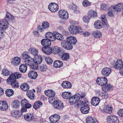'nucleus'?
<instances>
[{
  "label": "nucleus",
  "instance_id": "1",
  "mask_svg": "<svg viewBox=\"0 0 123 123\" xmlns=\"http://www.w3.org/2000/svg\"><path fill=\"white\" fill-rule=\"evenodd\" d=\"M14 18V17L12 15L7 12L5 19L0 21V29L3 30H6L9 25L8 22H12Z\"/></svg>",
  "mask_w": 123,
  "mask_h": 123
},
{
  "label": "nucleus",
  "instance_id": "2",
  "mask_svg": "<svg viewBox=\"0 0 123 123\" xmlns=\"http://www.w3.org/2000/svg\"><path fill=\"white\" fill-rule=\"evenodd\" d=\"M96 81L98 84L102 86V89L105 91L110 90L112 88V86L110 84L106 85L108 81L107 78L105 77H98Z\"/></svg>",
  "mask_w": 123,
  "mask_h": 123
},
{
  "label": "nucleus",
  "instance_id": "3",
  "mask_svg": "<svg viewBox=\"0 0 123 123\" xmlns=\"http://www.w3.org/2000/svg\"><path fill=\"white\" fill-rule=\"evenodd\" d=\"M76 108L79 106L81 107L80 110L82 113L83 114H86L88 113L90 108L89 105L86 104V102L85 103L83 101L81 100L78 105H76L75 106Z\"/></svg>",
  "mask_w": 123,
  "mask_h": 123
},
{
  "label": "nucleus",
  "instance_id": "4",
  "mask_svg": "<svg viewBox=\"0 0 123 123\" xmlns=\"http://www.w3.org/2000/svg\"><path fill=\"white\" fill-rule=\"evenodd\" d=\"M16 78L12 74H11L8 79L6 82L8 83L11 84L12 87L17 88L18 86V84L16 81Z\"/></svg>",
  "mask_w": 123,
  "mask_h": 123
},
{
  "label": "nucleus",
  "instance_id": "5",
  "mask_svg": "<svg viewBox=\"0 0 123 123\" xmlns=\"http://www.w3.org/2000/svg\"><path fill=\"white\" fill-rule=\"evenodd\" d=\"M80 98V94H75L74 95L71 96L69 99V102L71 105L74 104V106L76 105H78L80 102V100L79 101Z\"/></svg>",
  "mask_w": 123,
  "mask_h": 123
},
{
  "label": "nucleus",
  "instance_id": "6",
  "mask_svg": "<svg viewBox=\"0 0 123 123\" xmlns=\"http://www.w3.org/2000/svg\"><path fill=\"white\" fill-rule=\"evenodd\" d=\"M68 30L72 34H76L77 33H80L83 31V30L80 26H75L70 25L68 27Z\"/></svg>",
  "mask_w": 123,
  "mask_h": 123
},
{
  "label": "nucleus",
  "instance_id": "7",
  "mask_svg": "<svg viewBox=\"0 0 123 123\" xmlns=\"http://www.w3.org/2000/svg\"><path fill=\"white\" fill-rule=\"evenodd\" d=\"M25 62V64L30 66L31 68L34 69H37V65H35L34 59L30 56L26 58Z\"/></svg>",
  "mask_w": 123,
  "mask_h": 123
},
{
  "label": "nucleus",
  "instance_id": "8",
  "mask_svg": "<svg viewBox=\"0 0 123 123\" xmlns=\"http://www.w3.org/2000/svg\"><path fill=\"white\" fill-rule=\"evenodd\" d=\"M114 68L120 70L123 68V65L122 60L120 59L118 60L116 62L113 61L111 63Z\"/></svg>",
  "mask_w": 123,
  "mask_h": 123
},
{
  "label": "nucleus",
  "instance_id": "9",
  "mask_svg": "<svg viewBox=\"0 0 123 123\" xmlns=\"http://www.w3.org/2000/svg\"><path fill=\"white\" fill-rule=\"evenodd\" d=\"M52 53L60 56L65 52V50L57 46L52 47Z\"/></svg>",
  "mask_w": 123,
  "mask_h": 123
},
{
  "label": "nucleus",
  "instance_id": "10",
  "mask_svg": "<svg viewBox=\"0 0 123 123\" xmlns=\"http://www.w3.org/2000/svg\"><path fill=\"white\" fill-rule=\"evenodd\" d=\"M68 42L67 40L62 41L61 42V45L63 48L66 49L71 50L73 48V45Z\"/></svg>",
  "mask_w": 123,
  "mask_h": 123
},
{
  "label": "nucleus",
  "instance_id": "11",
  "mask_svg": "<svg viewBox=\"0 0 123 123\" xmlns=\"http://www.w3.org/2000/svg\"><path fill=\"white\" fill-rule=\"evenodd\" d=\"M108 123H119V120L117 117L115 116L111 115L107 118Z\"/></svg>",
  "mask_w": 123,
  "mask_h": 123
},
{
  "label": "nucleus",
  "instance_id": "12",
  "mask_svg": "<svg viewBox=\"0 0 123 123\" xmlns=\"http://www.w3.org/2000/svg\"><path fill=\"white\" fill-rule=\"evenodd\" d=\"M49 9L52 12H54L57 11L59 9L58 5L55 3H51L48 6Z\"/></svg>",
  "mask_w": 123,
  "mask_h": 123
},
{
  "label": "nucleus",
  "instance_id": "13",
  "mask_svg": "<svg viewBox=\"0 0 123 123\" xmlns=\"http://www.w3.org/2000/svg\"><path fill=\"white\" fill-rule=\"evenodd\" d=\"M58 14L59 17L64 19H67L68 17V14L65 10H60Z\"/></svg>",
  "mask_w": 123,
  "mask_h": 123
},
{
  "label": "nucleus",
  "instance_id": "14",
  "mask_svg": "<svg viewBox=\"0 0 123 123\" xmlns=\"http://www.w3.org/2000/svg\"><path fill=\"white\" fill-rule=\"evenodd\" d=\"M60 119V116L57 114H54L51 116L49 117V120L52 123H57Z\"/></svg>",
  "mask_w": 123,
  "mask_h": 123
},
{
  "label": "nucleus",
  "instance_id": "15",
  "mask_svg": "<svg viewBox=\"0 0 123 123\" xmlns=\"http://www.w3.org/2000/svg\"><path fill=\"white\" fill-rule=\"evenodd\" d=\"M111 71V69L109 68L105 67L101 71V74L104 77H107L109 75Z\"/></svg>",
  "mask_w": 123,
  "mask_h": 123
},
{
  "label": "nucleus",
  "instance_id": "16",
  "mask_svg": "<svg viewBox=\"0 0 123 123\" xmlns=\"http://www.w3.org/2000/svg\"><path fill=\"white\" fill-rule=\"evenodd\" d=\"M8 109V105L7 102L5 101H0V110L6 111Z\"/></svg>",
  "mask_w": 123,
  "mask_h": 123
},
{
  "label": "nucleus",
  "instance_id": "17",
  "mask_svg": "<svg viewBox=\"0 0 123 123\" xmlns=\"http://www.w3.org/2000/svg\"><path fill=\"white\" fill-rule=\"evenodd\" d=\"M100 101L99 98L97 97H92L91 100L92 105L94 106L98 105Z\"/></svg>",
  "mask_w": 123,
  "mask_h": 123
},
{
  "label": "nucleus",
  "instance_id": "18",
  "mask_svg": "<svg viewBox=\"0 0 123 123\" xmlns=\"http://www.w3.org/2000/svg\"><path fill=\"white\" fill-rule=\"evenodd\" d=\"M21 58L18 57H14L12 59L11 63L12 64L15 66H17L20 62Z\"/></svg>",
  "mask_w": 123,
  "mask_h": 123
},
{
  "label": "nucleus",
  "instance_id": "19",
  "mask_svg": "<svg viewBox=\"0 0 123 123\" xmlns=\"http://www.w3.org/2000/svg\"><path fill=\"white\" fill-rule=\"evenodd\" d=\"M34 57L35 65L39 64L42 62V57L40 55L37 54L34 56Z\"/></svg>",
  "mask_w": 123,
  "mask_h": 123
},
{
  "label": "nucleus",
  "instance_id": "20",
  "mask_svg": "<svg viewBox=\"0 0 123 123\" xmlns=\"http://www.w3.org/2000/svg\"><path fill=\"white\" fill-rule=\"evenodd\" d=\"M52 47L51 48L50 47H43L42 48V49L43 51L46 54L49 55L51 53H52Z\"/></svg>",
  "mask_w": 123,
  "mask_h": 123
},
{
  "label": "nucleus",
  "instance_id": "21",
  "mask_svg": "<svg viewBox=\"0 0 123 123\" xmlns=\"http://www.w3.org/2000/svg\"><path fill=\"white\" fill-rule=\"evenodd\" d=\"M28 75L30 78L33 79H36L37 77L38 74L34 70H32L29 73Z\"/></svg>",
  "mask_w": 123,
  "mask_h": 123
},
{
  "label": "nucleus",
  "instance_id": "22",
  "mask_svg": "<svg viewBox=\"0 0 123 123\" xmlns=\"http://www.w3.org/2000/svg\"><path fill=\"white\" fill-rule=\"evenodd\" d=\"M51 43L50 41L48 39H43L41 40L42 45L44 47L49 46L51 44Z\"/></svg>",
  "mask_w": 123,
  "mask_h": 123
},
{
  "label": "nucleus",
  "instance_id": "23",
  "mask_svg": "<svg viewBox=\"0 0 123 123\" xmlns=\"http://www.w3.org/2000/svg\"><path fill=\"white\" fill-rule=\"evenodd\" d=\"M25 119L27 121H30L33 119L34 117L33 114L32 113H27L24 115Z\"/></svg>",
  "mask_w": 123,
  "mask_h": 123
},
{
  "label": "nucleus",
  "instance_id": "24",
  "mask_svg": "<svg viewBox=\"0 0 123 123\" xmlns=\"http://www.w3.org/2000/svg\"><path fill=\"white\" fill-rule=\"evenodd\" d=\"M67 40L68 43L71 44L72 45H74L77 43V40L76 38L73 37L71 36L67 38Z\"/></svg>",
  "mask_w": 123,
  "mask_h": 123
},
{
  "label": "nucleus",
  "instance_id": "25",
  "mask_svg": "<svg viewBox=\"0 0 123 123\" xmlns=\"http://www.w3.org/2000/svg\"><path fill=\"white\" fill-rule=\"evenodd\" d=\"M42 103L40 101L38 100L36 102L32 105L33 108L37 110L40 108L43 105Z\"/></svg>",
  "mask_w": 123,
  "mask_h": 123
},
{
  "label": "nucleus",
  "instance_id": "26",
  "mask_svg": "<svg viewBox=\"0 0 123 123\" xmlns=\"http://www.w3.org/2000/svg\"><path fill=\"white\" fill-rule=\"evenodd\" d=\"M44 93L48 97H54L55 95V92L51 90L49 91L47 90L44 91Z\"/></svg>",
  "mask_w": 123,
  "mask_h": 123
},
{
  "label": "nucleus",
  "instance_id": "27",
  "mask_svg": "<svg viewBox=\"0 0 123 123\" xmlns=\"http://www.w3.org/2000/svg\"><path fill=\"white\" fill-rule=\"evenodd\" d=\"M28 51L30 53L34 55V56L37 55L38 53V50L34 48H30Z\"/></svg>",
  "mask_w": 123,
  "mask_h": 123
},
{
  "label": "nucleus",
  "instance_id": "28",
  "mask_svg": "<svg viewBox=\"0 0 123 123\" xmlns=\"http://www.w3.org/2000/svg\"><path fill=\"white\" fill-rule=\"evenodd\" d=\"M20 102L17 100H15L13 101L12 103V106L13 108L16 109L19 106Z\"/></svg>",
  "mask_w": 123,
  "mask_h": 123
},
{
  "label": "nucleus",
  "instance_id": "29",
  "mask_svg": "<svg viewBox=\"0 0 123 123\" xmlns=\"http://www.w3.org/2000/svg\"><path fill=\"white\" fill-rule=\"evenodd\" d=\"M20 88L22 90L27 91L29 90V86L27 83H23L21 85Z\"/></svg>",
  "mask_w": 123,
  "mask_h": 123
},
{
  "label": "nucleus",
  "instance_id": "30",
  "mask_svg": "<svg viewBox=\"0 0 123 123\" xmlns=\"http://www.w3.org/2000/svg\"><path fill=\"white\" fill-rule=\"evenodd\" d=\"M62 86L64 88H70L72 86L71 83L68 81H65L63 82Z\"/></svg>",
  "mask_w": 123,
  "mask_h": 123
},
{
  "label": "nucleus",
  "instance_id": "31",
  "mask_svg": "<svg viewBox=\"0 0 123 123\" xmlns=\"http://www.w3.org/2000/svg\"><path fill=\"white\" fill-rule=\"evenodd\" d=\"M26 95L30 99L33 100L35 98L34 92L32 91H29L27 92Z\"/></svg>",
  "mask_w": 123,
  "mask_h": 123
},
{
  "label": "nucleus",
  "instance_id": "32",
  "mask_svg": "<svg viewBox=\"0 0 123 123\" xmlns=\"http://www.w3.org/2000/svg\"><path fill=\"white\" fill-rule=\"evenodd\" d=\"M27 69V65L25 64H21L19 68V70L20 71L23 73L26 72Z\"/></svg>",
  "mask_w": 123,
  "mask_h": 123
},
{
  "label": "nucleus",
  "instance_id": "33",
  "mask_svg": "<svg viewBox=\"0 0 123 123\" xmlns=\"http://www.w3.org/2000/svg\"><path fill=\"white\" fill-rule=\"evenodd\" d=\"M92 33L94 37L97 38H100L102 37L101 33L99 31H93Z\"/></svg>",
  "mask_w": 123,
  "mask_h": 123
},
{
  "label": "nucleus",
  "instance_id": "34",
  "mask_svg": "<svg viewBox=\"0 0 123 123\" xmlns=\"http://www.w3.org/2000/svg\"><path fill=\"white\" fill-rule=\"evenodd\" d=\"M122 3H121L117 4L114 7V9L116 11H119L121 10V8L123 9Z\"/></svg>",
  "mask_w": 123,
  "mask_h": 123
},
{
  "label": "nucleus",
  "instance_id": "35",
  "mask_svg": "<svg viewBox=\"0 0 123 123\" xmlns=\"http://www.w3.org/2000/svg\"><path fill=\"white\" fill-rule=\"evenodd\" d=\"M71 96V93L70 92H63L62 95V97L64 98L69 99Z\"/></svg>",
  "mask_w": 123,
  "mask_h": 123
},
{
  "label": "nucleus",
  "instance_id": "36",
  "mask_svg": "<svg viewBox=\"0 0 123 123\" xmlns=\"http://www.w3.org/2000/svg\"><path fill=\"white\" fill-rule=\"evenodd\" d=\"M104 111L105 113L111 114L112 113V108L108 105L105 106L104 109Z\"/></svg>",
  "mask_w": 123,
  "mask_h": 123
},
{
  "label": "nucleus",
  "instance_id": "37",
  "mask_svg": "<svg viewBox=\"0 0 123 123\" xmlns=\"http://www.w3.org/2000/svg\"><path fill=\"white\" fill-rule=\"evenodd\" d=\"M102 22V23L105 27L106 28H108V25L107 23V21L105 16L104 15H102L100 17Z\"/></svg>",
  "mask_w": 123,
  "mask_h": 123
},
{
  "label": "nucleus",
  "instance_id": "38",
  "mask_svg": "<svg viewBox=\"0 0 123 123\" xmlns=\"http://www.w3.org/2000/svg\"><path fill=\"white\" fill-rule=\"evenodd\" d=\"M63 64L62 62L59 60H56L54 62V66L55 68H59L62 67Z\"/></svg>",
  "mask_w": 123,
  "mask_h": 123
},
{
  "label": "nucleus",
  "instance_id": "39",
  "mask_svg": "<svg viewBox=\"0 0 123 123\" xmlns=\"http://www.w3.org/2000/svg\"><path fill=\"white\" fill-rule=\"evenodd\" d=\"M97 15L96 12L92 10L89 11L88 13V15L90 18L92 17H96Z\"/></svg>",
  "mask_w": 123,
  "mask_h": 123
},
{
  "label": "nucleus",
  "instance_id": "40",
  "mask_svg": "<svg viewBox=\"0 0 123 123\" xmlns=\"http://www.w3.org/2000/svg\"><path fill=\"white\" fill-rule=\"evenodd\" d=\"M61 55H62L61 58L62 59L65 61H67L70 57L68 53H65L64 52Z\"/></svg>",
  "mask_w": 123,
  "mask_h": 123
},
{
  "label": "nucleus",
  "instance_id": "41",
  "mask_svg": "<svg viewBox=\"0 0 123 123\" xmlns=\"http://www.w3.org/2000/svg\"><path fill=\"white\" fill-rule=\"evenodd\" d=\"M101 21L98 20L96 21L94 24V26L95 28L97 29H100L102 28L101 25Z\"/></svg>",
  "mask_w": 123,
  "mask_h": 123
},
{
  "label": "nucleus",
  "instance_id": "42",
  "mask_svg": "<svg viewBox=\"0 0 123 123\" xmlns=\"http://www.w3.org/2000/svg\"><path fill=\"white\" fill-rule=\"evenodd\" d=\"M14 93L13 91L11 89H7L5 92L6 94L9 97L12 96L13 94Z\"/></svg>",
  "mask_w": 123,
  "mask_h": 123
},
{
  "label": "nucleus",
  "instance_id": "43",
  "mask_svg": "<svg viewBox=\"0 0 123 123\" xmlns=\"http://www.w3.org/2000/svg\"><path fill=\"white\" fill-rule=\"evenodd\" d=\"M2 74L4 76H7L9 75L10 74V72L6 68H4L1 72Z\"/></svg>",
  "mask_w": 123,
  "mask_h": 123
},
{
  "label": "nucleus",
  "instance_id": "44",
  "mask_svg": "<svg viewBox=\"0 0 123 123\" xmlns=\"http://www.w3.org/2000/svg\"><path fill=\"white\" fill-rule=\"evenodd\" d=\"M28 53L27 51H25L23 52L21 54V58L23 59H24L25 61L26 58H28V56H30L28 55Z\"/></svg>",
  "mask_w": 123,
  "mask_h": 123
},
{
  "label": "nucleus",
  "instance_id": "45",
  "mask_svg": "<svg viewBox=\"0 0 123 123\" xmlns=\"http://www.w3.org/2000/svg\"><path fill=\"white\" fill-rule=\"evenodd\" d=\"M54 33L56 39L60 40H62L63 39V36L60 34L56 32H55Z\"/></svg>",
  "mask_w": 123,
  "mask_h": 123
},
{
  "label": "nucleus",
  "instance_id": "46",
  "mask_svg": "<svg viewBox=\"0 0 123 123\" xmlns=\"http://www.w3.org/2000/svg\"><path fill=\"white\" fill-rule=\"evenodd\" d=\"M96 119L93 117H88L86 119V123H92L94 122Z\"/></svg>",
  "mask_w": 123,
  "mask_h": 123
},
{
  "label": "nucleus",
  "instance_id": "47",
  "mask_svg": "<svg viewBox=\"0 0 123 123\" xmlns=\"http://www.w3.org/2000/svg\"><path fill=\"white\" fill-rule=\"evenodd\" d=\"M39 69L41 71H46L48 68L45 64L41 65L39 66Z\"/></svg>",
  "mask_w": 123,
  "mask_h": 123
},
{
  "label": "nucleus",
  "instance_id": "48",
  "mask_svg": "<svg viewBox=\"0 0 123 123\" xmlns=\"http://www.w3.org/2000/svg\"><path fill=\"white\" fill-rule=\"evenodd\" d=\"M90 18L88 16H84L83 18V20L84 22L86 23H88L89 21Z\"/></svg>",
  "mask_w": 123,
  "mask_h": 123
},
{
  "label": "nucleus",
  "instance_id": "49",
  "mask_svg": "<svg viewBox=\"0 0 123 123\" xmlns=\"http://www.w3.org/2000/svg\"><path fill=\"white\" fill-rule=\"evenodd\" d=\"M71 8H72V10L76 14L79 13V11L76 6L74 5L73 6L71 7Z\"/></svg>",
  "mask_w": 123,
  "mask_h": 123
},
{
  "label": "nucleus",
  "instance_id": "50",
  "mask_svg": "<svg viewBox=\"0 0 123 123\" xmlns=\"http://www.w3.org/2000/svg\"><path fill=\"white\" fill-rule=\"evenodd\" d=\"M59 101H57L56 100H55L53 102V107L57 109H58V104H59Z\"/></svg>",
  "mask_w": 123,
  "mask_h": 123
},
{
  "label": "nucleus",
  "instance_id": "51",
  "mask_svg": "<svg viewBox=\"0 0 123 123\" xmlns=\"http://www.w3.org/2000/svg\"><path fill=\"white\" fill-rule=\"evenodd\" d=\"M54 35L53 33L51 32H47L46 33L45 37L47 39L49 40Z\"/></svg>",
  "mask_w": 123,
  "mask_h": 123
},
{
  "label": "nucleus",
  "instance_id": "52",
  "mask_svg": "<svg viewBox=\"0 0 123 123\" xmlns=\"http://www.w3.org/2000/svg\"><path fill=\"white\" fill-rule=\"evenodd\" d=\"M49 26V23L47 22H44L42 24V26L44 29L47 28Z\"/></svg>",
  "mask_w": 123,
  "mask_h": 123
},
{
  "label": "nucleus",
  "instance_id": "53",
  "mask_svg": "<svg viewBox=\"0 0 123 123\" xmlns=\"http://www.w3.org/2000/svg\"><path fill=\"white\" fill-rule=\"evenodd\" d=\"M91 3L87 0H85L82 3L83 5L84 6H88L91 5Z\"/></svg>",
  "mask_w": 123,
  "mask_h": 123
},
{
  "label": "nucleus",
  "instance_id": "54",
  "mask_svg": "<svg viewBox=\"0 0 123 123\" xmlns=\"http://www.w3.org/2000/svg\"><path fill=\"white\" fill-rule=\"evenodd\" d=\"M45 60L47 63L48 64H51L53 62L51 58L50 57H48L46 58Z\"/></svg>",
  "mask_w": 123,
  "mask_h": 123
},
{
  "label": "nucleus",
  "instance_id": "55",
  "mask_svg": "<svg viewBox=\"0 0 123 123\" xmlns=\"http://www.w3.org/2000/svg\"><path fill=\"white\" fill-rule=\"evenodd\" d=\"M13 74H14V76L15 77L16 79L20 78L22 76L21 74L19 72H16Z\"/></svg>",
  "mask_w": 123,
  "mask_h": 123
},
{
  "label": "nucleus",
  "instance_id": "56",
  "mask_svg": "<svg viewBox=\"0 0 123 123\" xmlns=\"http://www.w3.org/2000/svg\"><path fill=\"white\" fill-rule=\"evenodd\" d=\"M58 109L59 110H61L63 108V103L62 101H59V104H58Z\"/></svg>",
  "mask_w": 123,
  "mask_h": 123
},
{
  "label": "nucleus",
  "instance_id": "57",
  "mask_svg": "<svg viewBox=\"0 0 123 123\" xmlns=\"http://www.w3.org/2000/svg\"><path fill=\"white\" fill-rule=\"evenodd\" d=\"M28 102V101L25 99H22L21 100V105L22 106H25Z\"/></svg>",
  "mask_w": 123,
  "mask_h": 123
},
{
  "label": "nucleus",
  "instance_id": "58",
  "mask_svg": "<svg viewBox=\"0 0 123 123\" xmlns=\"http://www.w3.org/2000/svg\"><path fill=\"white\" fill-rule=\"evenodd\" d=\"M117 113L119 116L123 117V109L120 110Z\"/></svg>",
  "mask_w": 123,
  "mask_h": 123
},
{
  "label": "nucleus",
  "instance_id": "59",
  "mask_svg": "<svg viewBox=\"0 0 123 123\" xmlns=\"http://www.w3.org/2000/svg\"><path fill=\"white\" fill-rule=\"evenodd\" d=\"M17 111L13 110L11 112V115L12 117H17L16 114H17Z\"/></svg>",
  "mask_w": 123,
  "mask_h": 123
},
{
  "label": "nucleus",
  "instance_id": "60",
  "mask_svg": "<svg viewBox=\"0 0 123 123\" xmlns=\"http://www.w3.org/2000/svg\"><path fill=\"white\" fill-rule=\"evenodd\" d=\"M101 8L103 10H105L107 9V6L106 4L103 3L101 5Z\"/></svg>",
  "mask_w": 123,
  "mask_h": 123
},
{
  "label": "nucleus",
  "instance_id": "61",
  "mask_svg": "<svg viewBox=\"0 0 123 123\" xmlns=\"http://www.w3.org/2000/svg\"><path fill=\"white\" fill-rule=\"evenodd\" d=\"M17 114H16V116L17 117L19 118V117H21L22 115V113L20 111H17Z\"/></svg>",
  "mask_w": 123,
  "mask_h": 123
},
{
  "label": "nucleus",
  "instance_id": "62",
  "mask_svg": "<svg viewBox=\"0 0 123 123\" xmlns=\"http://www.w3.org/2000/svg\"><path fill=\"white\" fill-rule=\"evenodd\" d=\"M22 107L21 109V111L22 113L23 112H26L27 111V109L24 106H22Z\"/></svg>",
  "mask_w": 123,
  "mask_h": 123
},
{
  "label": "nucleus",
  "instance_id": "63",
  "mask_svg": "<svg viewBox=\"0 0 123 123\" xmlns=\"http://www.w3.org/2000/svg\"><path fill=\"white\" fill-rule=\"evenodd\" d=\"M25 106L27 109H29L32 107V105L28 102L25 105Z\"/></svg>",
  "mask_w": 123,
  "mask_h": 123
},
{
  "label": "nucleus",
  "instance_id": "64",
  "mask_svg": "<svg viewBox=\"0 0 123 123\" xmlns=\"http://www.w3.org/2000/svg\"><path fill=\"white\" fill-rule=\"evenodd\" d=\"M56 39V37H55V33H54V35L53 36V37H51L49 40H50V41H54Z\"/></svg>",
  "mask_w": 123,
  "mask_h": 123
}]
</instances>
